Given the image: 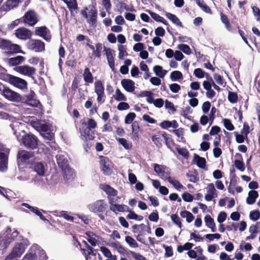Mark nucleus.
Returning a JSON list of instances; mask_svg holds the SVG:
<instances>
[{
    "label": "nucleus",
    "mask_w": 260,
    "mask_h": 260,
    "mask_svg": "<svg viewBox=\"0 0 260 260\" xmlns=\"http://www.w3.org/2000/svg\"><path fill=\"white\" fill-rule=\"evenodd\" d=\"M81 15L87 20L90 26L96 27L97 24L98 11L95 6L90 5L85 7L80 12Z\"/></svg>",
    "instance_id": "nucleus-1"
},
{
    "label": "nucleus",
    "mask_w": 260,
    "mask_h": 260,
    "mask_svg": "<svg viewBox=\"0 0 260 260\" xmlns=\"http://www.w3.org/2000/svg\"><path fill=\"white\" fill-rule=\"evenodd\" d=\"M0 94L11 102H19L22 100L20 94L1 83H0Z\"/></svg>",
    "instance_id": "nucleus-2"
},
{
    "label": "nucleus",
    "mask_w": 260,
    "mask_h": 260,
    "mask_svg": "<svg viewBox=\"0 0 260 260\" xmlns=\"http://www.w3.org/2000/svg\"><path fill=\"white\" fill-rule=\"evenodd\" d=\"M22 144L28 149L34 150L38 148L39 140L32 134H26L21 139Z\"/></svg>",
    "instance_id": "nucleus-3"
},
{
    "label": "nucleus",
    "mask_w": 260,
    "mask_h": 260,
    "mask_svg": "<svg viewBox=\"0 0 260 260\" xmlns=\"http://www.w3.org/2000/svg\"><path fill=\"white\" fill-rule=\"evenodd\" d=\"M10 149L0 143V171L5 172L8 169Z\"/></svg>",
    "instance_id": "nucleus-4"
},
{
    "label": "nucleus",
    "mask_w": 260,
    "mask_h": 260,
    "mask_svg": "<svg viewBox=\"0 0 260 260\" xmlns=\"http://www.w3.org/2000/svg\"><path fill=\"white\" fill-rule=\"evenodd\" d=\"M21 19L23 23L29 26H34L39 21L38 15L34 10H28Z\"/></svg>",
    "instance_id": "nucleus-5"
},
{
    "label": "nucleus",
    "mask_w": 260,
    "mask_h": 260,
    "mask_svg": "<svg viewBox=\"0 0 260 260\" xmlns=\"http://www.w3.org/2000/svg\"><path fill=\"white\" fill-rule=\"evenodd\" d=\"M0 48L7 50L10 54L22 52L19 45L13 44L11 41L5 39L0 40Z\"/></svg>",
    "instance_id": "nucleus-6"
},
{
    "label": "nucleus",
    "mask_w": 260,
    "mask_h": 260,
    "mask_svg": "<svg viewBox=\"0 0 260 260\" xmlns=\"http://www.w3.org/2000/svg\"><path fill=\"white\" fill-rule=\"evenodd\" d=\"M107 204L104 200H99L88 205V209L94 213H103L107 208Z\"/></svg>",
    "instance_id": "nucleus-7"
},
{
    "label": "nucleus",
    "mask_w": 260,
    "mask_h": 260,
    "mask_svg": "<svg viewBox=\"0 0 260 260\" xmlns=\"http://www.w3.org/2000/svg\"><path fill=\"white\" fill-rule=\"evenodd\" d=\"M25 245L22 243H18L15 245L12 252L7 256L5 260H11L17 257H20L25 251Z\"/></svg>",
    "instance_id": "nucleus-8"
},
{
    "label": "nucleus",
    "mask_w": 260,
    "mask_h": 260,
    "mask_svg": "<svg viewBox=\"0 0 260 260\" xmlns=\"http://www.w3.org/2000/svg\"><path fill=\"white\" fill-rule=\"evenodd\" d=\"M35 34L42 38L47 42H50L52 38L50 29L46 26L36 27L35 30Z\"/></svg>",
    "instance_id": "nucleus-9"
},
{
    "label": "nucleus",
    "mask_w": 260,
    "mask_h": 260,
    "mask_svg": "<svg viewBox=\"0 0 260 260\" xmlns=\"http://www.w3.org/2000/svg\"><path fill=\"white\" fill-rule=\"evenodd\" d=\"M8 80L10 84L19 89H24L27 87V82L21 78L9 75Z\"/></svg>",
    "instance_id": "nucleus-10"
},
{
    "label": "nucleus",
    "mask_w": 260,
    "mask_h": 260,
    "mask_svg": "<svg viewBox=\"0 0 260 260\" xmlns=\"http://www.w3.org/2000/svg\"><path fill=\"white\" fill-rule=\"evenodd\" d=\"M14 70L17 73L28 77H32L35 74L36 70L34 67L28 65L19 66L15 67Z\"/></svg>",
    "instance_id": "nucleus-11"
},
{
    "label": "nucleus",
    "mask_w": 260,
    "mask_h": 260,
    "mask_svg": "<svg viewBox=\"0 0 260 260\" xmlns=\"http://www.w3.org/2000/svg\"><path fill=\"white\" fill-rule=\"evenodd\" d=\"M112 162L109 158L102 156L101 157V169L105 175H110L112 173Z\"/></svg>",
    "instance_id": "nucleus-12"
},
{
    "label": "nucleus",
    "mask_w": 260,
    "mask_h": 260,
    "mask_svg": "<svg viewBox=\"0 0 260 260\" xmlns=\"http://www.w3.org/2000/svg\"><path fill=\"white\" fill-rule=\"evenodd\" d=\"M15 35L18 39L26 40L31 38L32 32L26 27H21L15 30Z\"/></svg>",
    "instance_id": "nucleus-13"
},
{
    "label": "nucleus",
    "mask_w": 260,
    "mask_h": 260,
    "mask_svg": "<svg viewBox=\"0 0 260 260\" xmlns=\"http://www.w3.org/2000/svg\"><path fill=\"white\" fill-rule=\"evenodd\" d=\"M28 48L37 52H42L45 49V45L41 40H32L28 43Z\"/></svg>",
    "instance_id": "nucleus-14"
},
{
    "label": "nucleus",
    "mask_w": 260,
    "mask_h": 260,
    "mask_svg": "<svg viewBox=\"0 0 260 260\" xmlns=\"http://www.w3.org/2000/svg\"><path fill=\"white\" fill-rule=\"evenodd\" d=\"M100 187L108 195L109 202L113 201L114 200L112 198V197H115L117 195V190L107 184H101Z\"/></svg>",
    "instance_id": "nucleus-15"
},
{
    "label": "nucleus",
    "mask_w": 260,
    "mask_h": 260,
    "mask_svg": "<svg viewBox=\"0 0 260 260\" xmlns=\"http://www.w3.org/2000/svg\"><path fill=\"white\" fill-rule=\"evenodd\" d=\"M121 84L123 88L128 92H133L135 91V82L132 80L124 79L121 80Z\"/></svg>",
    "instance_id": "nucleus-16"
},
{
    "label": "nucleus",
    "mask_w": 260,
    "mask_h": 260,
    "mask_svg": "<svg viewBox=\"0 0 260 260\" xmlns=\"http://www.w3.org/2000/svg\"><path fill=\"white\" fill-rule=\"evenodd\" d=\"M114 201H112L111 202H109V204L110 205V209L112 211L115 213H116L117 211L120 212L128 211L129 207L127 206L114 204Z\"/></svg>",
    "instance_id": "nucleus-17"
},
{
    "label": "nucleus",
    "mask_w": 260,
    "mask_h": 260,
    "mask_svg": "<svg viewBox=\"0 0 260 260\" xmlns=\"http://www.w3.org/2000/svg\"><path fill=\"white\" fill-rule=\"evenodd\" d=\"M109 245L117 250L120 254L130 257V254H128L129 250L127 251L119 242H112Z\"/></svg>",
    "instance_id": "nucleus-18"
},
{
    "label": "nucleus",
    "mask_w": 260,
    "mask_h": 260,
    "mask_svg": "<svg viewBox=\"0 0 260 260\" xmlns=\"http://www.w3.org/2000/svg\"><path fill=\"white\" fill-rule=\"evenodd\" d=\"M34 155V152H28L25 150H20L17 153V158L21 162H25Z\"/></svg>",
    "instance_id": "nucleus-19"
},
{
    "label": "nucleus",
    "mask_w": 260,
    "mask_h": 260,
    "mask_svg": "<svg viewBox=\"0 0 260 260\" xmlns=\"http://www.w3.org/2000/svg\"><path fill=\"white\" fill-rule=\"evenodd\" d=\"M220 20L221 22L224 24V26L228 31L233 33L236 32V29L232 27L230 23V20L229 19L226 15L222 13H221Z\"/></svg>",
    "instance_id": "nucleus-20"
},
{
    "label": "nucleus",
    "mask_w": 260,
    "mask_h": 260,
    "mask_svg": "<svg viewBox=\"0 0 260 260\" xmlns=\"http://www.w3.org/2000/svg\"><path fill=\"white\" fill-rule=\"evenodd\" d=\"M104 51H105L109 66L113 71L115 70V63L112 50L110 48H105Z\"/></svg>",
    "instance_id": "nucleus-21"
},
{
    "label": "nucleus",
    "mask_w": 260,
    "mask_h": 260,
    "mask_svg": "<svg viewBox=\"0 0 260 260\" xmlns=\"http://www.w3.org/2000/svg\"><path fill=\"white\" fill-rule=\"evenodd\" d=\"M24 60V57L19 55L16 57L8 58L7 60V62L10 66L17 67L18 66V65L22 63Z\"/></svg>",
    "instance_id": "nucleus-22"
},
{
    "label": "nucleus",
    "mask_w": 260,
    "mask_h": 260,
    "mask_svg": "<svg viewBox=\"0 0 260 260\" xmlns=\"http://www.w3.org/2000/svg\"><path fill=\"white\" fill-rule=\"evenodd\" d=\"M20 0H7L3 6V9L5 11H8L18 6Z\"/></svg>",
    "instance_id": "nucleus-23"
},
{
    "label": "nucleus",
    "mask_w": 260,
    "mask_h": 260,
    "mask_svg": "<svg viewBox=\"0 0 260 260\" xmlns=\"http://www.w3.org/2000/svg\"><path fill=\"white\" fill-rule=\"evenodd\" d=\"M258 197V193L256 190H250L248 192V197L246 199V203L248 205H252L255 203L256 199Z\"/></svg>",
    "instance_id": "nucleus-24"
},
{
    "label": "nucleus",
    "mask_w": 260,
    "mask_h": 260,
    "mask_svg": "<svg viewBox=\"0 0 260 260\" xmlns=\"http://www.w3.org/2000/svg\"><path fill=\"white\" fill-rule=\"evenodd\" d=\"M133 138L138 141L139 139L140 126L138 121H135L132 124Z\"/></svg>",
    "instance_id": "nucleus-25"
},
{
    "label": "nucleus",
    "mask_w": 260,
    "mask_h": 260,
    "mask_svg": "<svg viewBox=\"0 0 260 260\" xmlns=\"http://www.w3.org/2000/svg\"><path fill=\"white\" fill-rule=\"evenodd\" d=\"M205 222L206 225L208 228L211 229L212 232H216V225L214 219L209 215H207L205 216Z\"/></svg>",
    "instance_id": "nucleus-26"
},
{
    "label": "nucleus",
    "mask_w": 260,
    "mask_h": 260,
    "mask_svg": "<svg viewBox=\"0 0 260 260\" xmlns=\"http://www.w3.org/2000/svg\"><path fill=\"white\" fill-rule=\"evenodd\" d=\"M193 161L196 162L198 167L204 169L206 167V159L205 158L200 156L197 154L193 155Z\"/></svg>",
    "instance_id": "nucleus-27"
},
{
    "label": "nucleus",
    "mask_w": 260,
    "mask_h": 260,
    "mask_svg": "<svg viewBox=\"0 0 260 260\" xmlns=\"http://www.w3.org/2000/svg\"><path fill=\"white\" fill-rule=\"evenodd\" d=\"M162 137L165 141V144L168 148L171 149L173 146L176 145L174 143L173 140L171 138V136L169 134L164 133L162 134Z\"/></svg>",
    "instance_id": "nucleus-28"
},
{
    "label": "nucleus",
    "mask_w": 260,
    "mask_h": 260,
    "mask_svg": "<svg viewBox=\"0 0 260 260\" xmlns=\"http://www.w3.org/2000/svg\"><path fill=\"white\" fill-rule=\"evenodd\" d=\"M83 136L86 141L92 140L95 138L94 133L91 131V128L86 127L83 128Z\"/></svg>",
    "instance_id": "nucleus-29"
},
{
    "label": "nucleus",
    "mask_w": 260,
    "mask_h": 260,
    "mask_svg": "<svg viewBox=\"0 0 260 260\" xmlns=\"http://www.w3.org/2000/svg\"><path fill=\"white\" fill-rule=\"evenodd\" d=\"M34 171L40 176H43L45 174V167L41 162H38L34 164Z\"/></svg>",
    "instance_id": "nucleus-30"
},
{
    "label": "nucleus",
    "mask_w": 260,
    "mask_h": 260,
    "mask_svg": "<svg viewBox=\"0 0 260 260\" xmlns=\"http://www.w3.org/2000/svg\"><path fill=\"white\" fill-rule=\"evenodd\" d=\"M83 78L85 82L92 83L93 82V75L88 68H85L83 73Z\"/></svg>",
    "instance_id": "nucleus-31"
},
{
    "label": "nucleus",
    "mask_w": 260,
    "mask_h": 260,
    "mask_svg": "<svg viewBox=\"0 0 260 260\" xmlns=\"http://www.w3.org/2000/svg\"><path fill=\"white\" fill-rule=\"evenodd\" d=\"M166 17L170 20L174 24L177 26L182 27V23L180 19L174 14L167 12L166 13Z\"/></svg>",
    "instance_id": "nucleus-32"
},
{
    "label": "nucleus",
    "mask_w": 260,
    "mask_h": 260,
    "mask_svg": "<svg viewBox=\"0 0 260 260\" xmlns=\"http://www.w3.org/2000/svg\"><path fill=\"white\" fill-rule=\"evenodd\" d=\"M236 156H238L239 157L241 158V159H242V156L240 153H237L236 154ZM234 165H235L236 168L238 170H240L241 172H243L245 169V168L244 166V164L242 160H238V159L235 160Z\"/></svg>",
    "instance_id": "nucleus-33"
},
{
    "label": "nucleus",
    "mask_w": 260,
    "mask_h": 260,
    "mask_svg": "<svg viewBox=\"0 0 260 260\" xmlns=\"http://www.w3.org/2000/svg\"><path fill=\"white\" fill-rule=\"evenodd\" d=\"M186 176L189 178V180L191 182L196 183L199 180L198 173L196 170H194L192 171H189L186 174Z\"/></svg>",
    "instance_id": "nucleus-34"
},
{
    "label": "nucleus",
    "mask_w": 260,
    "mask_h": 260,
    "mask_svg": "<svg viewBox=\"0 0 260 260\" xmlns=\"http://www.w3.org/2000/svg\"><path fill=\"white\" fill-rule=\"evenodd\" d=\"M197 4L206 13L211 14L212 11L210 7L203 0H196Z\"/></svg>",
    "instance_id": "nucleus-35"
},
{
    "label": "nucleus",
    "mask_w": 260,
    "mask_h": 260,
    "mask_svg": "<svg viewBox=\"0 0 260 260\" xmlns=\"http://www.w3.org/2000/svg\"><path fill=\"white\" fill-rule=\"evenodd\" d=\"M116 140L126 150L131 149L133 147L132 143L128 142L124 138H116Z\"/></svg>",
    "instance_id": "nucleus-36"
},
{
    "label": "nucleus",
    "mask_w": 260,
    "mask_h": 260,
    "mask_svg": "<svg viewBox=\"0 0 260 260\" xmlns=\"http://www.w3.org/2000/svg\"><path fill=\"white\" fill-rule=\"evenodd\" d=\"M153 71L159 78H164L167 73V71L163 70L162 67L156 65L153 67Z\"/></svg>",
    "instance_id": "nucleus-37"
},
{
    "label": "nucleus",
    "mask_w": 260,
    "mask_h": 260,
    "mask_svg": "<svg viewBox=\"0 0 260 260\" xmlns=\"http://www.w3.org/2000/svg\"><path fill=\"white\" fill-rule=\"evenodd\" d=\"M149 14L151 17L157 22H161L166 25H168V22L162 17L159 16L158 14L149 11Z\"/></svg>",
    "instance_id": "nucleus-38"
},
{
    "label": "nucleus",
    "mask_w": 260,
    "mask_h": 260,
    "mask_svg": "<svg viewBox=\"0 0 260 260\" xmlns=\"http://www.w3.org/2000/svg\"><path fill=\"white\" fill-rule=\"evenodd\" d=\"M94 91L97 94L104 93V86L100 80L94 83Z\"/></svg>",
    "instance_id": "nucleus-39"
},
{
    "label": "nucleus",
    "mask_w": 260,
    "mask_h": 260,
    "mask_svg": "<svg viewBox=\"0 0 260 260\" xmlns=\"http://www.w3.org/2000/svg\"><path fill=\"white\" fill-rule=\"evenodd\" d=\"M180 216L182 218H186V220L187 222H191L194 219V216L190 212L184 210L180 212Z\"/></svg>",
    "instance_id": "nucleus-40"
},
{
    "label": "nucleus",
    "mask_w": 260,
    "mask_h": 260,
    "mask_svg": "<svg viewBox=\"0 0 260 260\" xmlns=\"http://www.w3.org/2000/svg\"><path fill=\"white\" fill-rule=\"evenodd\" d=\"M113 98L117 101H126V97L121 92L119 89L117 88L115 91V94L113 95Z\"/></svg>",
    "instance_id": "nucleus-41"
},
{
    "label": "nucleus",
    "mask_w": 260,
    "mask_h": 260,
    "mask_svg": "<svg viewBox=\"0 0 260 260\" xmlns=\"http://www.w3.org/2000/svg\"><path fill=\"white\" fill-rule=\"evenodd\" d=\"M228 99L229 101L232 104L236 103L238 100V94L237 92L229 91Z\"/></svg>",
    "instance_id": "nucleus-42"
},
{
    "label": "nucleus",
    "mask_w": 260,
    "mask_h": 260,
    "mask_svg": "<svg viewBox=\"0 0 260 260\" xmlns=\"http://www.w3.org/2000/svg\"><path fill=\"white\" fill-rule=\"evenodd\" d=\"M170 78L173 81H177L183 78V75L179 71H173L170 75Z\"/></svg>",
    "instance_id": "nucleus-43"
},
{
    "label": "nucleus",
    "mask_w": 260,
    "mask_h": 260,
    "mask_svg": "<svg viewBox=\"0 0 260 260\" xmlns=\"http://www.w3.org/2000/svg\"><path fill=\"white\" fill-rule=\"evenodd\" d=\"M151 139L157 148L162 147L163 140L160 136H152Z\"/></svg>",
    "instance_id": "nucleus-44"
},
{
    "label": "nucleus",
    "mask_w": 260,
    "mask_h": 260,
    "mask_svg": "<svg viewBox=\"0 0 260 260\" xmlns=\"http://www.w3.org/2000/svg\"><path fill=\"white\" fill-rule=\"evenodd\" d=\"M95 48L93 52L92 53V55L98 58H100L102 50V44L100 43H96L95 44Z\"/></svg>",
    "instance_id": "nucleus-45"
},
{
    "label": "nucleus",
    "mask_w": 260,
    "mask_h": 260,
    "mask_svg": "<svg viewBox=\"0 0 260 260\" xmlns=\"http://www.w3.org/2000/svg\"><path fill=\"white\" fill-rule=\"evenodd\" d=\"M125 242L129 245V246L133 248H137L138 244L135 240L131 236H127L125 237Z\"/></svg>",
    "instance_id": "nucleus-46"
},
{
    "label": "nucleus",
    "mask_w": 260,
    "mask_h": 260,
    "mask_svg": "<svg viewBox=\"0 0 260 260\" xmlns=\"http://www.w3.org/2000/svg\"><path fill=\"white\" fill-rule=\"evenodd\" d=\"M128 254H130V256H132L135 260H147L143 255L134 251L129 250Z\"/></svg>",
    "instance_id": "nucleus-47"
},
{
    "label": "nucleus",
    "mask_w": 260,
    "mask_h": 260,
    "mask_svg": "<svg viewBox=\"0 0 260 260\" xmlns=\"http://www.w3.org/2000/svg\"><path fill=\"white\" fill-rule=\"evenodd\" d=\"M67 5L70 11L71 12V14H72L73 10H77L78 8L77 1H69V2H68Z\"/></svg>",
    "instance_id": "nucleus-48"
},
{
    "label": "nucleus",
    "mask_w": 260,
    "mask_h": 260,
    "mask_svg": "<svg viewBox=\"0 0 260 260\" xmlns=\"http://www.w3.org/2000/svg\"><path fill=\"white\" fill-rule=\"evenodd\" d=\"M57 162L58 166L62 169H66L67 167V163L68 160L64 158L59 156L58 158H57Z\"/></svg>",
    "instance_id": "nucleus-49"
},
{
    "label": "nucleus",
    "mask_w": 260,
    "mask_h": 260,
    "mask_svg": "<svg viewBox=\"0 0 260 260\" xmlns=\"http://www.w3.org/2000/svg\"><path fill=\"white\" fill-rule=\"evenodd\" d=\"M171 218L173 223L176 224L180 229L182 228V223L180 217L176 214H173L171 215Z\"/></svg>",
    "instance_id": "nucleus-50"
},
{
    "label": "nucleus",
    "mask_w": 260,
    "mask_h": 260,
    "mask_svg": "<svg viewBox=\"0 0 260 260\" xmlns=\"http://www.w3.org/2000/svg\"><path fill=\"white\" fill-rule=\"evenodd\" d=\"M118 50L119 51L118 55L119 59H122L124 56L128 55L124 46L122 45L118 46Z\"/></svg>",
    "instance_id": "nucleus-51"
},
{
    "label": "nucleus",
    "mask_w": 260,
    "mask_h": 260,
    "mask_svg": "<svg viewBox=\"0 0 260 260\" xmlns=\"http://www.w3.org/2000/svg\"><path fill=\"white\" fill-rule=\"evenodd\" d=\"M223 122L224 127L226 129L229 131H233L235 127L234 125L232 123L231 120L229 119H223Z\"/></svg>",
    "instance_id": "nucleus-52"
},
{
    "label": "nucleus",
    "mask_w": 260,
    "mask_h": 260,
    "mask_svg": "<svg viewBox=\"0 0 260 260\" xmlns=\"http://www.w3.org/2000/svg\"><path fill=\"white\" fill-rule=\"evenodd\" d=\"M249 217L253 221H256L260 218V212L258 210H254L250 212Z\"/></svg>",
    "instance_id": "nucleus-53"
},
{
    "label": "nucleus",
    "mask_w": 260,
    "mask_h": 260,
    "mask_svg": "<svg viewBox=\"0 0 260 260\" xmlns=\"http://www.w3.org/2000/svg\"><path fill=\"white\" fill-rule=\"evenodd\" d=\"M178 48L186 54L189 55L191 53L190 48L187 45L180 44Z\"/></svg>",
    "instance_id": "nucleus-54"
},
{
    "label": "nucleus",
    "mask_w": 260,
    "mask_h": 260,
    "mask_svg": "<svg viewBox=\"0 0 260 260\" xmlns=\"http://www.w3.org/2000/svg\"><path fill=\"white\" fill-rule=\"evenodd\" d=\"M136 115L134 112L129 113L125 117V123L126 124L131 123L135 118Z\"/></svg>",
    "instance_id": "nucleus-55"
},
{
    "label": "nucleus",
    "mask_w": 260,
    "mask_h": 260,
    "mask_svg": "<svg viewBox=\"0 0 260 260\" xmlns=\"http://www.w3.org/2000/svg\"><path fill=\"white\" fill-rule=\"evenodd\" d=\"M162 247L165 249V255L166 257H171L173 255V248L172 246L163 244Z\"/></svg>",
    "instance_id": "nucleus-56"
},
{
    "label": "nucleus",
    "mask_w": 260,
    "mask_h": 260,
    "mask_svg": "<svg viewBox=\"0 0 260 260\" xmlns=\"http://www.w3.org/2000/svg\"><path fill=\"white\" fill-rule=\"evenodd\" d=\"M251 9L256 21L260 22V9L256 6L252 7Z\"/></svg>",
    "instance_id": "nucleus-57"
},
{
    "label": "nucleus",
    "mask_w": 260,
    "mask_h": 260,
    "mask_svg": "<svg viewBox=\"0 0 260 260\" xmlns=\"http://www.w3.org/2000/svg\"><path fill=\"white\" fill-rule=\"evenodd\" d=\"M213 77L218 84L224 86L226 84V82L224 81L223 77L221 75L218 74H214Z\"/></svg>",
    "instance_id": "nucleus-58"
},
{
    "label": "nucleus",
    "mask_w": 260,
    "mask_h": 260,
    "mask_svg": "<svg viewBox=\"0 0 260 260\" xmlns=\"http://www.w3.org/2000/svg\"><path fill=\"white\" fill-rule=\"evenodd\" d=\"M207 189L208 193L213 194V195L215 196V197L217 196V194L216 193V190L215 189L214 185L213 183L209 184L207 187Z\"/></svg>",
    "instance_id": "nucleus-59"
},
{
    "label": "nucleus",
    "mask_w": 260,
    "mask_h": 260,
    "mask_svg": "<svg viewBox=\"0 0 260 260\" xmlns=\"http://www.w3.org/2000/svg\"><path fill=\"white\" fill-rule=\"evenodd\" d=\"M182 197L183 200L186 202H191L193 200V196L187 192L183 193Z\"/></svg>",
    "instance_id": "nucleus-60"
},
{
    "label": "nucleus",
    "mask_w": 260,
    "mask_h": 260,
    "mask_svg": "<svg viewBox=\"0 0 260 260\" xmlns=\"http://www.w3.org/2000/svg\"><path fill=\"white\" fill-rule=\"evenodd\" d=\"M169 182L172 184L173 186L178 190L184 188V186L178 180H173L172 178H169Z\"/></svg>",
    "instance_id": "nucleus-61"
},
{
    "label": "nucleus",
    "mask_w": 260,
    "mask_h": 260,
    "mask_svg": "<svg viewBox=\"0 0 260 260\" xmlns=\"http://www.w3.org/2000/svg\"><path fill=\"white\" fill-rule=\"evenodd\" d=\"M216 111H217V109L215 107H212L210 112L209 117L210 125H211L213 122V120L215 117V113H216Z\"/></svg>",
    "instance_id": "nucleus-62"
},
{
    "label": "nucleus",
    "mask_w": 260,
    "mask_h": 260,
    "mask_svg": "<svg viewBox=\"0 0 260 260\" xmlns=\"http://www.w3.org/2000/svg\"><path fill=\"white\" fill-rule=\"evenodd\" d=\"M241 134L244 135L246 139H247V135L250 133V127L247 122H244L243 124V127L241 131Z\"/></svg>",
    "instance_id": "nucleus-63"
},
{
    "label": "nucleus",
    "mask_w": 260,
    "mask_h": 260,
    "mask_svg": "<svg viewBox=\"0 0 260 260\" xmlns=\"http://www.w3.org/2000/svg\"><path fill=\"white\" fill-rule=\"evenodd\" d=\"M194 76L198 78H202L204 77L205 73L200 68H197L194 70Z\"/></svg>",
    "instance_id": "nucleus-64"
}]
</instances>
